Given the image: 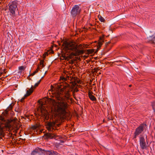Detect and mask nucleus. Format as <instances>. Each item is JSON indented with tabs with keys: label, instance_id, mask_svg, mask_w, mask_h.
Masks as SVG:
<instances>
[{
	"label": "nucleus",
	"instance_id": "1",
	"mask_svg": "<svg viewBox=\"0 0 155 155\" xmlns=\"http://www.w3.org/2000/svg\"><path fill=\"white\" fill-rule=\"evenodd\" d=\"M68 86V84L65 83L58 85V88H54L52 85L51 86L53 97L58 101L57 112L61 118H65L70 115L69 113L67 111L69 105L63 98V97L67 99L69 97V91L66 89Z\"/></svg>",
	"mask_w": 155,
	"mask_h": 155
},
{
	"label": "nucleus",
	"instance_id": "2",
	"mask_svg": "<svg viewBox=\"0 0 155 155\" xmlns=\"http://www.w3.org/2000/svg\"><path fill=\"white\" fill-rule=\"evenodd\" d=\"M12 108V104H10L8 107L7 110L5 112H3L0 116V120L2 122H0V134L1 136L4 137V135L3 133V129L5 127H8L10 125V123L12 122H14L16 120V118L14 119H5V117L8 114V110H9Z\"/></svg>",
	"mask_w": 155,
	"mask_h": 155
},
{
	"label": "nucleus",
	"instance_id": "3",
	"mask_svg": "<svg viewBox=\"0 0 155 155\" xmlns=\"http://www.w3.org/2000/svg\"><path fill=\"white\" fill-rule=\"evenodd\" d=\"M147 125L146 123H143L140 124L135 130L134 134L133 139L136 140L137 137L146 130Z\"/></svg>",
	"mask_w": 155,
	"mask_h": 155
},
{
	"label": "nucleus",
	"instance_id": "4",
	"mask_svg": "<svg viewBox=\"0 0 155 155\" xmlns=\"http://www.w3.org/2000/svg\"><path fill=\"white\" fill-rule=\"evenodd\" d=\"M17 5L18 2L16 0L10 1L8 4L10 15L13 17L16 16L15 12L18 9Z\"/></svg>",
	"mask_w": 155,
	"mask_h": 155
},
{
	"label": "nucleus",
	"instance_id": "5",
	"mask_svg": "<svg viewBox=\"0 0 155 155\" xmlns=\"http://www.w3.org/2000/svg\"><path fill=\"white\" fill-rule=\"evenodd\" d=\"M81 11V9L79 5H75L72 8L71 11V14L73 17L75 18L77 15H79Z\"/></svg>",
	"mask_w": 155,
	"mask_h": 155
},
{
	"label": "nucleus",
	"instance_id": "6",
	"mask_svg": "<svg viewBox=\"0 0 155 155\" xmlns=\"http://www.w3.org/2000/svg\"><path fill=\"white\" fill-rule=\"evenodd\" d=\"M146 141L143 136H141L139 138V142L140 147L142 150H146L147 148L148 143L147 142V137H146Z\"/></svg>",
	"mask_w": 155,
	"mask_h": 155
},
{
	"label": "nucleus",
	"instance_id": "7",
	"mask_svg": "<svg viewBox=\"0 0 155 155\" xmlns=\"http://www.w3.org/2000/svg\"><path fill=\"white\" fill-rule=\"evenodd\" d=\"M41 114L43 118L46 120H48L49 118V115L47 110L45 107L42 106L41 108Z\"/></svg>",
	"mask_w": 155,
	"mask_h": 155
},
{
	"label": "nucleus",
	"instance_id": "8",
	"mask_svg": "<svg viewBox=\"0 0 155 155\" xmlns=\"http://www.w3.org/2000/svg\"><path fill=\"white\" fill-rule=\"evenodd\" d=\"M150 32H153V34L147 38V41L149 43L155 44V30H152V31H150Z\"/></svg>",
	"mask_w": 155,
	"mask_h": 155
},
{
	"label": "nucleus",
	"instance_id": "9",
	"mask_svg": "<svg viewBox=\"0 0 155 155\" xmlns=\"http://www.w3.org/2000/svg\"><path fill=\"white\" fill-rule=\"evenodd\" d=\"M55 126V123L54 122H48L46 125V128L49 132H54L55 129L54 127Z\"/></svg>",
	"mask_w": 155,
	"mask_h": 155
},
{
	"label": "nucleus",
	"instance_id": "10",
	"mask_svg": "<svg viewBox=\"0 0 155 155\" xmlns=\"http://www.w3.org/2000/svg\"><path fill=\"white\" fill-rule=\"evenodd\" d=\"M46 139H56L58 136L54 133H47L45 135Z\"/></svg>",
	"mask_w": 155,
	"mask_h": 155
},
{
	"label": "nucleus",
	"instance_id": "11",
	"mask_svg": "<svg viewBox=\"0 0 155 155\" xmlns=\"http://www.w3.org/2000/svg\"><path fill=\"white\" fill-rule=\"evenodd\" d=\"M33 86L32 85L31 88L27 91L26 94L24 95V97H26L29 96L33 92Z\"/></svg>",
	"mask_w": 155,
	"mask_h": 155
},
{
	"label": "nucleus",
	"instance_id": "12",
	"mask_svg": "<svg viewBox=\"0 0 155 155\" xmlns=\"http://www.w3.org/2000/svg\"><path fill=\"white\" fill-rule=\"evenodd\" d=\"M104 35H103V37H100L99 41L98 42V46L99 47H101L104 42Z\"/></svg>",
	"mask_w": 155,
	"mask_h": 155
},
{
	"label": "nucleus",
	"instance_id": "13",
	"mask_svg": "<svg viewBox=\"0 0 155 155\" xmlns=\"http://www.w3.org/2000/svg\"><path fill=\"white\" fill-rule=\"evenodd\" d=\"M40 126L39 124H36L35 125L32 126L31 128L34 130H38L40 129Z\"/></svg>",
	"mask_w": 155,
	"mask_h": 155
},
{
	"label": "nucleus",
	"instance_id": "14",
	"mask_svg": "<svg viewBox=\"0 0 155 155\" xmlns=\"http://www.w3.org/2000/svg\"><path fill=\"white\" fill-rule=\"evenodd\" d=\"M88 95L90 99L91 100L94 101L96 100V97L94 95H92L90 92H89Z\"/></svg>",
	"mask_w": 155,
	"mask_h": 155
},
{
	"label": "nucleus",
	"instance_id": "15",
	"mask_svg": "<svg viewBox=\"0 0 155 155\" xmlns=\"http://www.w3.org/2000/svg\"><path fill=\"white\" fill-rule=\"evenodd\" d=\"M39 150L40 151H43L44 152V153H45L46 155H50V150H45L39 148Z\"/></svg>",
	"mask_w": 155,
	"mask_h": 155
},
{
	"label": "nucleus",
	"instance_id": "16",
	"mask_svg": "<svg viewBox=\"0 0 155 155\" xmlns=\"http://www.w3.org/2000/svg\"><path fill=\"white\" fill-rule=\"evenodd\" d=\"M39 69V67H38V68L36 69V70H35V71L34 72H33L31 74H30L29 75L28 77L27 78L31 80V79H30L29 77L30 76H33L36 73H37Z\"/></svg>",
	"mask_w": 155,
	"mask_h": 155
},
{
	"label": "nucleus",
	"instance_id": "17",
	"mask_svg": "<svg viewBox=\"0 0 155 155\" xmlns=\"http://www.w3.org/2000/svg\"><path fill=\"white\" fill-rule=\"evenodd\" d=\"M18 69L19 70V71L18 72V73L21 74L22 71H24L25 70V68L24 66H21L19 67Z\"/></svg>",
	"mask_w": 155,
	"mask_h": 155
},
{
	"label": "nucleus",
	"instance_id": "18",
	"mask_svg": "<svg viewBox=\"0 0 155 155\" xmlns=\"http://www.w3.org/2000/svg\"><path fill=\"white\" fill-rule=\"evenodd\" d=\"M72 48L69 47L68 45L66 46L65 47V51H66V53L69 52L70 51L72 50Z\"/></svg>",
	"mask_w": 155,
	"mask_h": 155
},
{
	"label": "nucleus",
	"instance_id": "19",
	"mask_svg": "<svg viewBox=\"0 0 155 155\" xmlns=\"http://www.w3.org/2000/svg\"><path fill=\"white\" fill-rule=\"evenodd\" d=\"M39 148L38 149H36L33 150L31 153V155H36L38 153V152L40 151Z\"/></svg>",
	"mask_w": 155,
	"mask_h": 155
},
{
	"label": "nucleus",
	"instance_id": "20",
	"mask_svg": "<svg viewBox=\"0 0 155 155\" xmlns=\"http://www.w3.org/2000/svg\"><path fill=\"white\" fill-rule=\"evenodd\" d=\"M41 80H40L38 81L36 83H35V85L34 86H33V89L34 90V89H35L36 87L38 86L39 84L40 83V82H41Z\"/></svg>",
	"mask_w": 155,
	"mask_h": 155
},
{
	"label": "nucleus",
	"instance_id": "21",
	"mask_svg": "<svg viewBox=\"0 0 155 155\" xmlns=\"http://www.w3.org/2000/svg\"><path fill=\"white\" fill-rule=\"evenodd\" d=\"M98 18L99 20L101 22H103L105 21L103 17H102L101 16L99 15L98 16Z\"/></svg>",
	"mask_w": 155,
	"mask_h": 155
},
{
	"label": "nucleus",
	"instance_id": "22",
	"mask_svg": "<svg viewBox=\"0 0 155 155\" xmlns=\"http://www.w3.org/2000/svg\"><path fill=\"white\" fill-rule=\"evenodd\" d=\"M60 80H62L63 81H67V79L64 77L61 76L60 78Z\"/></svg>",
	"mask_w": 155,
	"mask_h": 155
},
{
	"label": "nucleus",
	"instance_id": "23",
	"mask_svg": "<svg viewBox=\"0 0 155 155\" xmlns=\"http://www.w3.org/2000/svg\"><path fill=\"white\" fill-rule=\"evenodd\" d=\"M87 51L90 54H92L94 52L93 50L92 49H88L87 50Z\"/></svg>",
	"mask_w": 155,
	"mask_h": 155
},
{
	"label": "nucleus",
	"instance_id": "24",
	"mask_svg": "<svg viewBox=\"0 0 155 155\" xmlns=\"http://www.w3.org/2000/svg\"><path fill=\"white\" fill-rule=\"evenodd\" d=\"M15 111L16 112L19 113L21 111V110L20 109H19L18 108H16L15 109Z\"/></svg>",
	"mask_w": 155,
	"mask_h": 155
},
{
	"label": "nucleus",
	"instance_id": "25",
	"mask_svg": "<svg viewBox=\"0 0 155 155\" xmlns=\"http://www.w3.org/2000/svg\"><path fill=\"white\" fill-rule=\"evenodd\" d=\"M62 57L64 58L65 59H66L67 58V56L66 55V54H62Z\"/></svg>",
	"mask_w": 155,
	"mask_h": 155
},
{
	"label": "nucleus",
	"instance_id": "26",
	"mask_svg": "<svg viewBox=\"0 0 155 155\" xmlns=\"http://www.w3.org/2000/svg\"><path fill=\"white\" fill-rule=\"evenodd\" d=\"M53 155H57L59 154L57 152H56V151H54L53 150Z\"/></svg>",
	"mask_w": 155,
	"mask_h": 155
},
{
	"label": "nucleus",
	"instance_id": "27",
	"mask_svg": "<svg viewBox=\"0 0 155 155\" xmlns=\"http://www.w3.org/2000/svg\"><path fill=\"white\" fill-rule=\"evenodd\" d=\"M50 155H53V150H50Z\"/></svg>",
	"mask_w": 155,
	"mask_h": 155
},
{
	"label": "nucleus",
	"instance_id": "28",
	"mask_svg": "<svg viewBox=\"0 0 155 155\" xmlns=\"http://www.w3.org/2000/svg\"><path fill=\"white\" fill-rule=\"evenodd\" d=\"M25 97H23V98H22L21 100H20V101L21 102H23V101L25 99Z\"/></svg>",
	"mask_w": 155,
	"mask_h": 155
},
{
	"label": "nucleus",
	"instance_id": "29",
	"mask_svg": "<svg viewBox=\"0 0 155 155\" xmlns=\"http://www.w3.org/2000/svg\"><path fill=\"white\" fill-rule=\"evenodd\" d=\"M153 108V110H154V108H155V104H153L152 106Z\"/></svg>",
	"mask_w": 155,
	"mask_h": 155
},
{
	"label": "nucleus",
	"instance_id": "30",
	"mask_svg": "<svg viewBox=\"0 0 155 155\" xmlns=\"http://www.w3.org/2000/svg\"><path fill=\"white\" fill-rule=\"evenodd\" d=\"M60 143H63L64 142V141L63 140H60Z\"/></svg>",
	"mask_w": 155,
	"mask_h": 155
},
{
	"label": "nucleus",
	"instance_id": "31",
	"mask_svg": "<svg viewBox=\"0 0 155 155\" xmlns=\"http://www.w3.org/2000/svg\"><path fill=\"white\" fill-rule=\"evenodd\" d=\"M43 64V61H41L40 62V64L41 65L42 64Z\"/></svg>",
	"mask_w": 155,
	"mask_h": 155
},
{
	"label": "nucleus",
	"instance_id": "32",
	"mask_svg": "<svg viewBox=\"0 0 155 155\" xmlns=\"http://www.w3.org/2000/svg\"><path fill=\"white\" fill-rule=\"evenodd\" d=\"M137 46L139 48H141V46L139 44L137 45Z\"/></svg>",
	"mask_w": 155,
	"mask_h": 155
},
{
	"label": "nucleus",
	"instance_id": "33",
	"mask_svg": "<svg viewBox=\"0 0 155 155\" xmlns=\"http://www.w3.org/2000/svg\"><path fill=\"white\" fill-rule=\"evenodd\" d=\"M41 65L42 66V67H44V64H42V65Z\"/></svg>",
	"mask_w": 155,
	"mask_h": 155
},
{
	"label": "nucleus",
	"instance_id": "34",
	"mask_svg": "<svg viewBox=\"0 0 155 155\" xmlns=\"http://www.w3.org/2000/svg\"><path fill=\"white\" fill-rule=\"evenodd\" d=\"M13 113H14V112H12V115H13Z\"/></svg>",
	"mask_w": 155,
	"mask_h": 155
},
{
	"label": "nucleus",
	"instance_id": "35",
	"mask_svg": "<svg viewBox=\"0 0 155 155\" xmlns=\"http://www.w3.org/2000/svg\"><path fill=\"white\" fill-rule=\"evenodd\" d=\"M1 75H2V73L0 74V77L1 76Z\"/></svg>",
	"mask_w": 155,
	"mask_h": 155
},
{
	"label": "nucleus",
	"instance_id": "36",
	"mask_svg": "<svg viewBox=\"0 0 155 155\" xmlns=\"http://www.w3.org/2000/svg\"><path fill=\"white\" fill-rule=\"evenodd\" d=\"M131 85H130L129 86L130 87L131 86Z\"/></svg>",
	"mask_w": 155,
	"mask_h": 155
},
{
	"label": "nucleus",
	"instance_id": "37",
	"mask_svg": "<svg viewBox=\"0 0 155 155\" xmlns=\"http://www.w3.org/2000/svg\"><path fill=\"white\" fill-rule=\"evenodd\" d=\"M111 30V31H112V29H111V30Z\"/></svg>",
	"mask_w": 155,
	"mask_h": 155
}]
</instances>
